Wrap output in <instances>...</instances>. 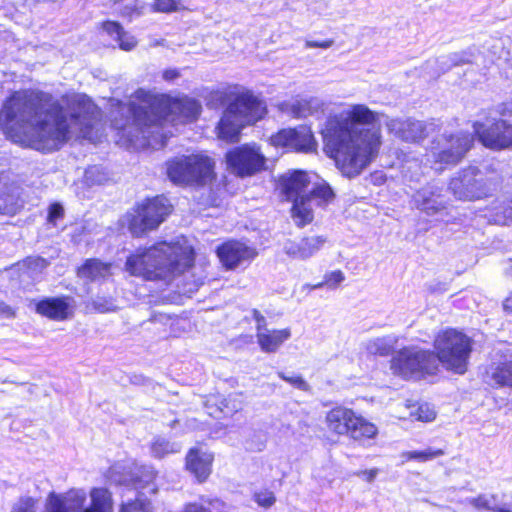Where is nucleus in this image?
Returning a JSON list of instances; mask_svg holds the SVG:
<instances>
[{
  "label": "nucleus",
  "instance_id": "6ab92c4d",
  "mask_svg": "<svg viewBox=\"0 0 512 512\" xmlns=\"http://www.w3.org/2000/svg\"><path fill=\"white\" fill-rule=\"evenodd\" d=\"M216 252L222 265L229 270L249 263L257 255L255 248L236 240L223 243L217 248Z\"/></svg>",
  "mask_w": 512,
  "mask_h": 512
},
{
  "label": "nucleus",
  "instance_id": "8fccbe9b",
  "mask_svg": "<svg viewBox=\"0 0 512 512\" xmlns=\"http://www.w3.org/2000/svg\"><path fill=\"white\" fill-rule=\"evenodd\" d=\"M64 216V208L59 203H53L49 207L48 222L55 224L57 220Z\"/></svg>",
  "mask_w": 512,
  "mask_h": 512
},
{
  "label": "nucleus",
  "instance_id": "2f4dec72",
  "mask_svg": "<svg viewBox=\"0 0 512 512\" xmlns=\"http://www.w3.org/2000/svg\"><path fill=\"white\" fill-rule=\"evenodd\" d=\"M444 450L429 447L423 451H407L401 454V457L406 460H418L420 462H426L443 456Z\"/></svg>",
  "mask_w": 512,
  "mask_h": 512
},
{
  "label": "nucleus",
  "instance_id": "e2e57ef3",
  "mask_svg": "<svg viewBox=\"0 0 512 512\" xmlns=\"http://www.w3.org/2000/svg\"><path fill=\"white\" fill-rule=\"evenodd\" d=\"M325 287V285L323 284V281L317 283V284H313V285H310V284H305L304 285V288H308L309 290H316V289H320V288H323Z\"/></svg>",
  "mask_w": 512,
  "mask_h": 512
},
{
  "label": "nucleus",
  "instance_id": "ddd939ff",
  "mask_svg": "<svg viewBox=\"0 0 512 512\" xmlns=\"http://www.w3.org/2000/svg\"><path fill=\"white\" fill-rule=\"evenodd\" d=\"M172 205L163 196H157L140 203L128 215L129 230L139 236L148 230L156 229L171 213Z\"/></svg>",
  "mask_w": 512,
  "mask_h": 512
},
{
  "label": "nucleus",
  "instance_id": "a878e982",
  "mask_svg": "<svg viewBox=\"0 0 512 512\" xmlns=\"http://www.w3.org/2000/svg\"><path fill=\"white\" fill-rule=\"evenodd\" d=\"M111 275V264L98 259H88L78 269V276L90 281L106 278Z\"/></svg>",
  "mask_w": 512,
  "mask_h": 512
},
{
  "label": "nucleus",
  "instance_id": "052dcab7",
  "mask_svg": "<svg viewBox=\"0 0 512 512\" xmlns=\"http://www.w3.org/2000/svg\"><path fill=\"white\" fill-rule=\"evenodd\" d=\"M503 309L512 313V293H510L503 301Z\"/></svg>",
  "mask_w": 512,
  "mask_h": 512
},
{
  "label": "nucleus",
  "instance_id": "c03bdc74",
  "mask_svg": "<svg viewBox=\"0 0 512 512\" xmlns=\"http://www.w3.org/2000/svg\"><path fill=\"white\" fill-rule=\"evenodd\" d=\"M255 501L259 506L269 508L275 503L276 497L273 492L265 490L255 494Z\"/></svg>",
  "mask_w": 512,
  "mask_h": 512
},
{
  "label": "nucleus",
  "instance_id": "cd10ccee",
  "mask_svg": "<svg viewBox=\"0 0 512 512\" xmlns=\"http://www.w3.org/2000/svg\"><path fill=\"white\" fill-rule=\"evenodd\" d=\"M333 198L334 192L331 189V187L327 184L309 186V190L306 195L307 204H310L312 208L313 204L321 205L323 203H328L332 201Z\"/></svg>",
  "mask_w": 512,
  "mask_h": 512
},
{
  "label": "nucleus",
  "instance_id": "f03ea898",
  "mask_svg": "<svg viewBox=\"0 0 512 512\" xmlns=\"http://www.w3.org/2000/svg\"><path fill=\"white\" fill-rule=\"evenodd\" d=\"M382 116L364 104H354L326 120L321 132L324 147L344 176H358L378 155Z\"/></svg>",
  "mask_w": 512,
  "mask_h": 512
},
{
  "label": "nucleus",
  "instance_id": "423d86ee",
  "mask_svg": "<svg viewBox=\"0 0 512 512\" xmlns=\"http://www.w3.org/2000/svg\"><path fill=\"white\" fill-rule=\"evenodd\" d=\"M90 504L85 507L87 493L83 489H70L65 493L50 492L45 501V512H114L112 493L102 487L89 492Z\"/></svg>",
  "mask_w": 512,
  "mask_h": 512
},
{
  "label": "nucleus",
  "instance_id": "e433bc0d",
  "mask_svg": "<svg viewBox=\"0 0 512 512\" xmlns=\"http://www.w3.org/2000/svg\"><path fill=\"white\" fill-rule=\"evenodd\" d=\"M494 221L499 225H506L509 221H512V200L503 203L497 207Z\"/></svg>",
  "mask_w": 512,
  "mask_h": 512
},
{
  "label": "nucleus",
  "instance_id": "3c124183",
  "mask_svg": "<svg viewBox=\"0 0 512 512\" xmlns=\"http://www.w3.org/2000/svg\"><path fill=\"white\" fill-rule=\"evenodd\" d=\"M488 494H479L476 497L468 498L467 502L477 510H487L489 507Z\"/></svg>",
  "mask_w": 512,
  "mask_h": 512
},
{
  "label": "nucleus",
  "instance_id": "39448f33",
  "mask_svg": "<svg viewBox=\"0 0 512 512\" xmlns=\"http://www.w3.org/2000/svg\"><path fill=\"white\" fill-rule=\"evenodd\" d=\"M265 113V104L251 92L239 94L228 105L219 121L218 137L227 142L237 141L241 129L257 122Z\"/></svg>",
  "mask_w": 512,
  "mask_h": 512
},
{
  "label": "nucleus",
  "instance_id": "b1692460",
  "mask_svg": "<svg viewBox=\"0 0 512 512\" xmlns=\"http://www.w3.org/2000/svg\"><path fill=\"white\" fill-rule=\"evenodd\" d=\"M291 337L290 328L268 329L260 334H256L257 343L265 353L276 352L282 344Z\"/></svg>",
  "mask_w": 512,
  "mask_h": 512
},
{
  "label": "nucleus",
  "instance_id": "f704fd0d",
  "mask_svg": "<svg viewBox=\"0 0 512 512\" xmlns=\"http://www.w3.org/2000/svg\"><path fill=\"white\" fill-rule=\"evenodd\" d=\"M282 109L296 118H304L311 115L306 98L294 100L291 103H285Z\"/></svg>",
  "mask_w": 512,
  "mask_h": 512
},
{
  "label": "nucleus",
  "instance_id": "680f3d73",
  "mask_svg": "<svg viewBox=\"0 0 512 512\" xmlns=\"http://www.w3.org/2000/svg\"><path fill=\"white\" fill-rule=\"evenodd\" d=\"M15 211L13 205H8V204H5V205H2L0 203V213L2 214H9V213H13Z\"/></svg>",
  "mask_w": 512,
  "mask_h": 512
},
{
  "label": "nucleus",
  "instance_id": "412c9836",
  "mask_svg": "<svg viewBox=\"0 0 512 512\" xmlns=\"http://www.w3.org/2000/svg\"><path fill=\"white\" fill-rule=\"evenodd\" d=\"M36 312L54 321H63L73 314V300L70 297H48L39 301Z\"/></svg>",
  "mask_w": 512,
  "mask_h": 512
},
{
  "label": "nucleus",
  "instance_id": "6e6d98bb",
  "mask_svg": "<svg viewBox=\"0 0 512 512\" xmlns=\"http://www.w3.org/2000/svg\"><path fill=\"white\" fill-rule=\"evenodd\" d=\"M334 44V40L332 39H327V40H323V41H312V40H307L305 42V47L306 48H322V49H328L330 47H332Z\"/></svg>",
  "mask_w": 512,
  "mask_h": 512
},
{
  "label": "nucleus",
  "instance_id": "7c9ffc66",
  "mask_svg": "<svg viewBox=\"0 0 512 512\" xmlns=\"http://www.w3.org/2000/svg\"><path fill=\"white\" fill-rule=\"evenodd\" d=\"M394 343L395 340L390 336L378 337L370 340L366 348L370 354L386 356L391 352Z\"/></svg>",
  "mask_w": 512,
  "mask_h": 512
},
{
  "label": "nucleus",
  "instance_id": "9b49d317",
  "mask_svg": "<svg viewBox=\"0 0 512 512\" xmlns=\"http://www.w3.org/2000/svg\"><path fill=\"white\" fill-rule=\"evenodd\" d=\"M309 186H311V182L303 171H294L280 178L281 192L287 200L293 201L292 218L299 227H303L313 220L312 207L306 201Z\"/></svg>",
  "mask_w": 512,
  "mask_h": 512
},
{
  "label": "nucleus",
  "instance_id": "0e129e2a",
  "mask_svg": "<svg viewBox=\"0 0 512 512\" xmlns=\"http://www.w3.org/2000/svg\"><path fill=\"white\" fill-rule=\"evenodd\" d=\"M163 44H164V40H156L151 44V46H158V45H163Z\"/></svg>",
  "mask_w": 512,
  "mask_h": 512
},
{
  "label": "nucleus",
  "instance_id": "9d476101",
  "mask_svg": "<svg viewBox=\"0 0 512 512\" xmlns=\"http://www.w3.org/2000/svg\"><path fill=\"white\" fill-rule=\"evenodd\" d=\"M390 368L395 375L404 379H420L436 372L438 360L433 351L409 346L393 355Z\"/></svg>",
  "mask_w": 512,
  "mask_h": 512
},
{
  "label": "nucleus",
  "instance_id": "bf43d9fd",
  "mask_svg": "<svg viewBox=\"0 0 512 512\" xmlns=\"http://www.w3.org/2000/svg\"><path fill=\"white\" fill-rule=\"evenodd\" d=\"M378 470L377 469H371V470H365L362 471L361 474L365 477V479L368 482H372L375 477L377 476Z\"/></svg>",
  "mask_w": 512,
  "mask_h": 512
},
{
  "label": "nucleus",
  "instance_id": "c756f323",
  "mask_svg": "<svg viewBox=\"0 0 512 512\" xmlns=\"http://www.w3.org/2000/svg\"><path fill=\"white\" fill-rule=\"evenodd\" d=\"M223 507L219 499L201 498L199 502L187 504L183 512H221Z\"/></svg>",
  "mask_w": 512,
  "mask_h": 512
},
{
  "label": "nucleus",
  "instance_id": "f8f14e48",
  "mask_svg": "<svg viewBox=\"0 0 512 512\" xmlns=\"http://www.w3.org/2000/svg\"><path fill=\"white\" fill-rule=\"evenodd\" d=\"M474 134L478 135L473 128V133L459 131L455 134H442L432 141L428 161L435 164L455 165L459 163L472 147Z\"/></svg>",
  "mask_w": 512,
  "mask_h": 512
},
{
  "label": "nucleus",
  "instance_id": "bb28decb",
  "mask_svg": "<svg viewBox=\"0 0 512 512\" xmlns=\"http://www.w3.org/2000/svg\"><path fill=\"white\" fill-rule=\"evenodd\" d=\"M487 374L497 385L512 386V361L492 365Z\"/></svg>",
  "mask_w": 512,
  "mask_h": 512
},
{
  "label": "nucleus",
  "instance_id": "09e8293b",
  "mask_svg": "<svg viewBox=\"0 0 512 512\" xmlns=\"http://www.w3.org/2000/svg\"><path fill=\"white\" fill-rule=\"evenodd\" d=\"M180 0H155V8L160 12H172L177 10Z\"/></svg>",
  "mask_w": 512,
  "mask_h": 512
},
{
  "label": "nucleus",
  "instance_id": "a211bd4d",
  "mask_svg": "<svg viewBox=\"0 0 512 512\" xmlns=\"http://www.w3.org/2000/svg\"><path fill=\"white\" fill-rule=\"evenodd\" d=\"M271 143L274 146L305 153L314 152L317 148V142L310 127L305 125L282 129L271 137Z\"/></svg>",
  "mask_w": 512,
  "mask_h": 512
},
{
  "label": "nucleus",
  "instance_id": "de8ad7c7",
  "mask_svg": "<svg viewBox=\"0 0 512 512\" xmlns=\"http://www.w3.org/2000/svg\"><path fill=\"white\" fill-rule=\"evenodd\" d=\"M123 5H120L118 2H115L116 8L115 10L122 14L123 16H131L134 12L137 11L136 0H121Z\"/></svg>",
  "mask_w": 512,
  "mask_h": 512
},
{
  "label": "nucleus",
  "instance_id": "c85d7f7f",
  "mask_svg": "<svg viewBox=\"0 0 512 512\" xmlns=\"http://www.w3.org/2000/svg\"><path fill=\"white\" fill-rule=\"evenodd\" d=\"M181 450V445L176 442H170L163 437H155L150 445V451L153 457L163 458L167 455L178 453Z\"/></svg>",
  "mask_w": 512,
  "mask_h": 512
},
{
  "label": "nucleus",
  "instance_id": "37998d69",
  "mask_svg": "<svg viewBox=\"0 0 512 512\" xmlns=\"http://www.w3.org/2000/svg\"><path fill=\"white\" fill-rule=\"evenodd\" d=\"M414 416L419 421L430 422L435 419L436 413L428 404H423L417 408Z\"/></svg>",
  "mask_w": 512,
  "mask_h": 512
},
{
  "label": "nucleus",
  "instance_id": "13d9d810",
  "mask_svg": "<svg viewBox=\"0 0 512 512\" xmlns=\"http://www.w3.org/2000/svg\"><path fill=\"white\" fill-rule=\"evenodd\" d=\"M162 77L166 81H173L180 77V72L175 68H169L163 71Z\"/></svg>",
  "mask_w": 512,
  "mask_h": 512
},
{
  "label": "nucleus",
  "instance_id": "49530a36",
  "mask_svg": "<svg viewBox=\"0 0 512 512\" xmlns=\"http://www.w3.org/2000/svg\"><path fill=\"white\" fill-rule=\"evenodd\" d=\"M219 409L222 412L234 413L241 409V404L240 402H237L235 398L229 396L228 398H223L219 401Z\"/></svg>",
  "mask_w": 512,
  "mask_h": 512
},
{
  "label": "nucleus",
  "instance_id": "5fc2aeb1",
  "mask_svg": "<svg viewBox=\"0 0 512 512\" xmlns=\"http://www.w3.org/2000/svg\"><path fill=\"white\" fill-rule=\"evenodd\" d=\"M118 469H119V466L111 467L109 469V471H108L107 478L109 479V481L111 483H114V484H117V485H126L127 484V479L118 476V473H119Z\"/></svg>",
  "mask_w": 512,
  "mask_h": 512
},
{
  "label": "nucleus",
  "instance_id": "2eb2a0df",
  "mask_svg": "<svg viewBox=\"0 0 512 512\" xmlns=\"http://www.w3.org/2000/svg\"><path fill=\"white\" fill-rule=\"evenodd\" d=\"M500 113L504 119L496 121L486 130H483L482 124L474 123L475 132L485 147L504 149L512 146V101L504 103Z\"/></svg>",
  "mask_w": 512,
  "mask_h": 512
},
{
  "label": "nucleus",
  "instance_id": "4be33fe9",
  "mask_svg": "<svg viewBox=\"0 0 512 512\" xmlns=\"http://www.w3.org/2000/svg\"><path fill=\"white\" fill-rule=\"evenodd\" d=\"M413 201L418 209L425 211L429 215L444 208V203L441 199V188L435 184H428L418 190L413 196Z\"/></svg>",
  "mask_w": 512,
  "mask_h": 512
},
{
  "label": "nucleus",
  "instance_id": "aec40b11",
  "mask_svg": "<svg viewBox=\"0 0 512 512\" xmlns=\"http://www.w3.org/2000/svg\"><path fill=\"white\" fill-rule=\"evenodd\" d=\"M327 242L322 235H311L299 240H287L283 250L287 256L297 260H308L316 255Z\"/></svg>",
  "mask_w": 512,
  "mask_h": 512
},
{
  "label": "nucleus",
  "instance_id": "72a5a7b5",
  "mask_svg": "<svg viewBox=\"0 0 512 512\" xmlns=\"http://www.w3.org/2000/svg\"><path fill=\"white\" fill-rule=\"evenodd\" d=\"M436 59L438 61L439 70H441V74L447 72L454 66H459L468 62V60H466L464 56L459 53L442 55Z\"/></svg>",
  "mask_w": 512,
  "mask_h": 512
},
{
  "label": "nucleus",
  "instance_id": "20e7f679",
  "mask_svg": "<svg viewBox=\"0 0 512 512\" xmlns=\"http://www.w3.org/2000/svg\"><path fill=\"white\" fill-rule=\"evenodd\" d=\"M126 270L146 280L170 281L183 275L184 292L193 293L203 284L206 275L193 265V251L179 243H158L128 257Z\"/></svg>",
  "mask_w": 512,
  "mask_h": 512
},
{
  "label": "nucleus",
  "instance_id": "c9c22d12",
  "mask_svg": "<svg viewBox=\"0 0 512 512\" xmlns=\"http://www.w3.org/2000/svg\"><path fill=\"white\" fill-rule=\"evenodd\" d=\"M85 181L88 185H101L108 180V173L101 166H90L85 171Z\"/></svg>",
  "mask_w": 512,
  "mask_h": 512
},
{
  "label": "nucleus",
  "instance_id": "393cba45",
  "mask_svg": "<svg viewBox=\"0 0 512 512\" xmlns=\"http://www.w3.org/2000/svg\"><path fill=\"white\" fill-rule=\"evenodd\" d=\"M103 30L116 41L120 49L124 51H131L137 45V40L134 36L124 31L122 26L115 21H106L102 25Z\"/></svg>",
  "mask_w": 512,
  "mask_h": 512
},
{
  "label": "nucleus",
  "instance_id": "ea45409f",
  "mask_svg": "<svg viewBox=\"0 0 512 512\" xmlns=\"http://www.w3.org/2000/svg\"><path fill=\"white\" fill-rule=\"evenodd\" d=\"M489 507L487 510L493 512H512V503L501 504V498L498 494H488Z\"/></svg>",
  "mask_w": 512,
  "mask_h": 512
},
{
  "label": "nucleus",
  "instance_id": "7ed1b4c3",
  "mask_svg": "<svg viewBox=\"0 0 512 512\" xmlns=\"http://www.w3.org/2000/svg\"><path fill=\"white\" fill-rule=\"evenodd\" d=\"M134 100L122 107L130 116L125 123L113 120L119 142L135 149L164 147L167 135L163 122H191L201 112V104L187 96L173 98L167 94L138 89Z\"/></svg>",
  "mask_w": 512,
  "mask_h": 512
},
{
  "label": "nucleus",
  "instance_id": "58836bf2",
  "mask_svg": "<svg viewBox=\"0 0 512 512\" xmlns=\"http://www.w3.org/2000/svg\"><path fill=\"white\" fill-rule=\"evenodd\" d=\"M37 510V500L32 497H24L14 504L11 512H38Z\"/></svg>",
  "mask_w": 512,
  "mask_h": 512
},
{
  "label": "nucleus",
  "instance_id": "a18cd8bd",
  "mask_svg": "<svg viewBox=\"0 0 512 512\" xmlns=\"http://www.w3.org/2000/svg\"><path fill=\"white\" fill-rule=\"evenodd\" d=\"M92 305L100 313L112 312L117 309L112 300L101 297L94 299Z\"/></svg>",
  "mask_w": 512,
  "mask_h": 512
},
{
  "label": "nucleus",
  "instance_id": "473e14b6",
  "mask_svg": "<svg viewBox=\"0 0 512 512\" xmlns=\"http://www.w3.org/2000/svg\"><path fill=\"white\" fill-rule=\"evenodd\" d=\"M120 512H152L150 501L139 493L134 500L122 504Z\"/></svg>",
  "mask_w": 512,
  "mask_h": 512
},
{
  "label": "nucleus",
  "instance_id": "864d4df0",
  "mask_svg": "<svg viewBox=\"0 0 512 512\" xmlns=\"http://www.w3.org/2000/svg\"><path fill=\"white\" fill-rule=\"evenodd\" d=\"M253 318L256 322V334L268 331L266 318L256 309L253 310Z\"/></svg>",
  "mask_w": 512,
  "mask_h": 512
},
{
  "label": "nucleus",
  "instance_id": "4c0bfd02",
  "mask_svg": "<svg viewBox=\"0 0 512 512\" xmlns=\"http://www.w3.org/2000/svg\"><path fill=\"white\" fill-rule=\"evenodd\" d=\"M345 280V275L340 270L328 272L323 277V284L328 289H336Z\"/></svg>",
  "mask_w": 512,
  "mask_h": 512
},
{
  "label": "nucleus",
  "instance_id": "0eeeda50",
  "mask_svg": "<svg viewBox=\"0 0 512 512\" xmlns=\"http://www.w3.org/2000/svg\"><path fill=\"white\" fill-rule=\"evenodd\" d=\"M473 341L462 331L453 328L440 330L434 338L435 356L447 370L464 374L472 352Z\"/></svg>",
  "mask_w": 512,
  "mask_h": 512
},
{
  "label": "nucleus",
  "instance_id": "4468645a",
  "mask_svg": "<svg viewBox=\"0 0 512 512\" xmlns=\"http://www.w3.org/2000/svg\"><path fill=\"white\" fill-rule=\"evenodd\" d=\"M449 190L459 200L473 201L487 196L490 185L479 169L468 167L451 179Z\"/></svg>",
  "mask_w": 512,
  "mask_h": 512
},
{
  "label": "nucleus",
  "instance_id": "4d7b16f0",
  "mask_svg": "<svg viewBox=\"0 0 512 512\" xmlns=\"http://www.w3.org/2000/svg\"><path fill=\"white\" fill-rule=\"evenodd\" d=\"M15 315V310L10 305L0 301V317L14 318Z\"/></svg>",
  "mask_w": 512,
  "mask_h": 512
},
{
  "label": "nucleus",
  "instance_id": "5701e85b",
  "mask_svg": "<svg viewBox=\"0 0 512 512\" xmlns=\"http://www.w3.org/2000/svg\"><path fill=\"white\" fill-rule=\"evenodd\" d=\"M213 455L201 449H191L186 457L187 469L198 479L205 481L211 473Z\"/></svg>",
  "mask_w": 512,
  "mask_h": 512
},
{
  "label": "nucleus",
  "instance_id": "1a4fd4ad",
  "mask_svg": "<svg viewBox=\"0 0 512 512\" xmlns=\"http://www.w3.org/2000/svg\"><path fill=\"white\" fill-rule=\"evenodd\" d=\"M169 179L180 185H204L214 178V161L203 154L176 157L167 163Z\"/></svg>",
  "mask_w": 512,
  "mask_h": 512
},
{
  "label": "nucleus",
  "instance_id": "a19ab883",
  "mask_svg": "<svg viewBox=\"0 0 512 512\" xmlns=\"http://www.w3.org/2000/svg\"><path fill=\"white\" fill-rule=\"evenodd\" d=\"M278 376L301 391H308L310 389L309 384L300 375L287 376L283 372H278Z\"/></svg>",
  "mask_w": 512,
  "mask_h": 512
},
{
  "label": "nucleus",
  "instance_id": "f3484780",
  "mask_svg": "<svg viewBox=\"0 0 512 512\" xmlns=\"http://www.w3.org/2000/svg\"><path fill=\"white\" fill-rule=\"evenodd\" d=\"M228 169L239 177H247L261 171L265 165V156L256 145L245 144L230 150L226 154Z\"/></svg>",
  "mask_w": 512,
  "mask_h": 512
},
{
  "label": "nucleus",
  "instance_id": "dca6fc26",
  "mask_svg": "<svg viewBox=\"0 0 512 512\" xmlns=\"http://www.w3.org/2000/svg\"><path fill=\"white\" fill-rule=\"evenodd\" d=\"M385 126L389 133L408 143H420L430 134L439 130L438 121H422L415 118H388Z\"/></svg>",
  "mask_w": 512,
  "mask_h": 512
},
{
  "label": "nucleus",
  "instance_id": "6e6552de",
  "mask_svg": "<svg viewBox=\"0 0 512 512\" xmlns=\"http://www.w3.org/2000/svg\"><path fill=\"white\" fill-rule=\"evenodd\" d=\"M325 424L329 432L339 436L346 435L358 442L374 439L378 435V428L374 423L344 406L329 410L325 416Z\"/></svg>",
  "mask_w": 512,
  "mask_h": 512
},
{
  "label": "nucleus",
  "instance_id": "79ce46f5",
  "mask_svg": "<svg viewBox=\"0 0 512 512\" xmlns=\"http://www.w3.org/2000/svg\"><path fill=\"white\" fill-rule=\"evenodd\" d=\"M422 73L425 77L436 79L441 75V70L438 67V61L436 58L429 59L422 66Z\"/></svg>",
  "mask_w": 512,
  "mask_h": 512
},
{
  "label": "nucleus",
  "instance_id": "603ef678",
  "mask_svg": "<svg viewBox=\"0 0 512 512\" xmlns=\"http://www.w3.org/2000/svg\"><path fill=\"white\" fill-rule=\"evenodd\" d=\"M306 99H307L308 108L310 110L311 115H314L318 112L324 111L325 104L321 99H319L317 97H309Z\"/></svg>",
  "mask_w": 512,
  "mask_h": 512
},
{
  "label": "nucleus",
  "instance_id": "f257e3e1",
  "mask_svg": "<svg viewBox=\"0 0 512 512\" xmlns=\"http://www.w3.org/2000/svg\"><path fill=\"white\" fill-rule=\"evenodd\" d=\"M0 126L16 144L39 151L59 149L71 139L100 140V110L84 94L62 97L28 90L14 92L2 105Z\"/></svg>",
  "mask_w": 512,
  "mask_h": 512
}]
</instances>
